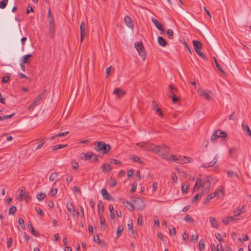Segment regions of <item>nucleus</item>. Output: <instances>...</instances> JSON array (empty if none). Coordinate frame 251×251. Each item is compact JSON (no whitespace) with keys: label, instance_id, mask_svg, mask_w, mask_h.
<instances>
[{"label":"nucleus","instance_id":"49530a36","mask_svg":"<svg viewBox=\"0 0 251 251\" xmlns=\"http://www.w3.org/2000/svg\"><path fill=\"white\" fill-rule=\"evenodd\" d=\"M71 165H72V167L74 169H75V170L77 169L79 167L78 163L76 160L72 161V163H71Z\"/></svg>","mask_w":251,"mask_h":251},{"label":"nucleus","instance_id":"79ce46f5","mask_svg":"<svg viewBox=\"0 0 251 251\" xmlns=\"http://www.w3.org/2000/svg\"><path fill=\"white\" fill-rule=\"evenodd\" d=\"M31 54H26L23 56V62L24 63L28 62V59L31 57Z\"/></svg>","mask_w":251,"mask_h":251},{"label":"nucleus","instance_id":"a19ab883","mask_svg":"<svg viewBox=\"0 0 251 251\" xmlns=\"http://www.w3.org/2000/svg\"><path fill=\"white\" fill-rule=\"evenodd\" d=\"M124 230V227L123 226L120 225L119 226L117 229L116 234L117 237H119L120 236V234L123 232Z\"/></svg>","mask_w":251,"mask_h":251},{"label":"nucleus","instance_id":"72a5a7b5","mask_svg":"<svg viewBox=\"0 0 251 251\" xmlns=\"http://www.w3.org/2000/svg\"><path fill=\"white\" fill-rule=\"evenodd\" d=\"M184 220L186 222H189L190 223H193L194 222V220L193 218L189 215H187L185 218H184Z\"/></svg>","mask_w":251,"mask_h":251},{"label":"nucleus","instance_id":"9d476101","mask_svg":"<svg viewBox=\"0 0 251 251\" xmlns=\"http://www.w3.org/2000/svg\"><path fill=\"white\" fill-rule=\"evenodd\" d=\"M137 146L140 147L141 148H143L145 150L147 151H151V149L152 148L153 146L152 145L150 144L149 143L147 142H141L137 143Z\"/></svg>","mask_w":251,"mask_h":251},{"label":"nucleus","instance_id":"3c124183","mask_svg":"<svg viewBox=\"0 0 251 251\" xmlns=\"http://www.w3.org/2000/svg\"><path fill=\"white\" fill-rule=\"evenodd\" d=\"M14 115V114H12L9 115L0 116V121H4L5 120L10 118L12 117H13Z\"/></svg>","mask_w":251,"mask_h":251},{"label":"nucleus","instance_id":"ea45409f","mask_svg":"<svg viewBox=\"0 0 251 251\" xmlns=\"http://www.w3.org/2000/svg\"><path fill=\"white\" fill-rule=\"evenodd\" d=\"M8 0H3L2 1L0 2V8L4 9L6 7Z\"/></svg>","mask_w":251,"mask_h":251},{"label":"nucleus","instance_id":"6ab92c4d","mask_svg":"<svg viewBox=\"0 0 251 251\" xmlns=\"http://www.w3.org/2000/svg\"><path fill=\"white\" fill-rule=\"evenodd\" d=\"M190 184L188 181L185 182L181 185V190L183 194H186L189 188Z\"/></svg>","mask_w":251,"mask_h":251},{"label":"nucleus","instance_id":"09e8293b","mask_svg":"<svg viewBox=\"0 0 251 251\" xmlns=\"http://www.w3.org/2000/svg\"><path fill=\"white\" fill-rule=\"evenodd\" d=\"M67 145H56L55 146H54L52 147V150L53 151H55V150H56L61 149H62V148H64Z\"/></svg>","mask_w":251,"mask_h":251},{"label":"nucleus","instance_id":"774afa93","mask_svg":"<svg viewBox=\"0 0 251 251\" xmlns=\"http://www.w3.org/2000/svg\"><path fill=\"white\" fill-rule=\"evenodd\" d=\"M90 159L91 160V162H97L98 160L97 157L95 155H94L93 153H92V157Z\"/></svg>","mask_w":251,"mask_h":251},{"label":"nucleus","instance_id":"c9c22d12","mask_svg":"<svg viewBox=\"0 0 251 251\" xmlns=\"http://www.w3.org/2000/svg\"><path fill=\"white\" fill-rule=\"evenodd\" d=\"M117 181L115 178H111L109 180V185L110 187H114L116 185Z\"/></svg>","mask_w":251,"mask_h":251},{"label":"nucleus","instance_id":"39448f33","mask_svg":"<svg viewBox=\"0 0 251 251\" xmlns=\"http://www.w3.org/2000/svg\"><path fill=\"white\" fill-rule=\"evenodd\" d=\"M47 91L44 90L34 100L33 102L28 106V110L30 111L33 110L34 108L39 104V102L42 99L46 93Z\"/></svg>","mask_w":251,"mask_h":251},{"label":"nucleus","instance_id":"603ef678","mask_svg":"<svg viewBox=\"0 0 251 251\" xmlns=\"http://www.w3.org/2000/svg\"><path fill=\"white\" fill-rule=\"evenodd\" d=\"M214 198V197H213V194H212V193H211V194H209V195L207 196V198H206V200H205V202H204V204H207V203H209V201H210L212 198Z\"/></svg>","mask_w":251,"mask_h":251},{"label":"nucleus","instance_id":"9b49d317","mask_svg":"<svg viewBox=\"0 0 251 251\" xmlns=\"http://www.w3.org/2000/svg\"><path fill=\"white\" fill-rule=\"evenodd\" d=\"M173 158H171L170 159H168L169 161H174L175 162L177 163H183L185 162V161L184 160V159L186 158V157H182L181 156H174L173 155Z\"/></svg>","mask_w":251,"mask_h":251},{"label":"nucleus","instance_id":"864d4df0","mask_svg":"<svg viewBox=\"0 0 251 251\" xmlns=\"http://www.w3.org/2000/svg\"><path fill=\"white\" fill-rule=\"evenodd\" d=\"M182 238L185 242H187L189 238V234L187 232L185 231L182 235Z\"/></svg>","mask_w":251,"mask_h":251},{"label":"nucleus","instance_id":"ddd939ff","mask_svg":"<svg viewBox=\"0 0 251 251\" xmlns=\"http://www.w3.org/2000/svg\"><path fill=\"white\" fill-rule=\"evenodd\" d=\"M49 23V32L50 36L53 37L55 31L54 20H50L48 21Z\"/></svg>","mask_w":251,"mask_h":251},{"label":"nucleus","instance_id":"680f3d73","mask_svg":"<svg viewBox=\"0 0 251 251\" xmlns=\"http://www.w3.org/2000/svg\"><path fill=\"white\" fill-rule=\"evenodd\" d=\"M158 184L156 182H153L152 185V192H154L156 191Z\"/></svg>","mask_w":251,"mask_h":251},{"label":"nucleus","instance_id":"c03bdc74","mask_svg":"<svg viewBox=\"0 0 251 251\" xmlns=\"http://www.w3.org/2000/svg\"><path fill=\"white\" fill-rule=\"evenodd\" d=\"M16 207L15 206H12L8 210V214L9 215L14 214L16 211Z\"/></svg>","mask_w":251,"mask_h":251},{"label":"nucleus","instance_id":"393cba45","mask_svg":"<svg viewBox=\"0 0 251 251\" xmlns=\"http://www.w3.org/2000/svg\"><path fill=\"white\" fill-rule=\"evenodd\" d=\"M244 209L243 207H238L236 209L233 211L234 216L236 218H238V216H239L243 212V209Z\"/></svg>","mask_w":251,"mask_h":251},{"label":"nucleus","instance_id":"6e6552de","mask_svg":"<svg viewBox=\"0 0 251 251\" xmlns=\"http://www.w3.org/2000/svg\"><path fill=\"white\" fill-rule=\"evenodd\" d=\"M212 194L214 198L216 197L217 199H219L225 194L224 188L222 186H220Z\"/></svg>","mask_w":251,"mask_h":251},{"label":"nucleus","instance_id":"cd10ccee","mask_svg":"<svg viewBox=\"0 0 251 251\" xmlns=\"http://www.w3.org/2000/svg\"><path fill=\"white\" fill-rule=\"evenodd\" d=\"M130 158L135 162H137L140 164L143 163V161L141 160V159L136 155H132L130 156Z\"/></svg>","mask_w":251,"mask_h":251},{"label":"nucleus","instance_id":"20e7f679","mask_svg":"<svg viewBox=\"0 0 251 251\" xmlns=\"http://www.w3.org/2000/svg\"><path fill=\"white\" fill-rule=\"evenodd\" d=\"M134 47L138 51L139 55L142 57L143 60H145L146 57V53L142 42L139 41L135 43Z\"/></svg>","mask_w":251,"mask_h":251},{"label":"nucleus","instance_id":"338daca9","mask_svg":"<svg viewBox=\"0 0 251 251\" xmlns=\"http://www.w3.org/2000/svg\"><path fill=\"white\" fill-rule=\"evenodd\" d=\"M12 243H13V240H12V238H11V237L9 238L7 243V246L8 248L11 247Z\"/></svg>","mask_w":251,"mask_h":251},{"label":"nucleus","instance_id":"37998d69","mask_svg":"<svg viewBox=\"0 0 251 251\" xmlns=\"http://www.w3.org/2000/svg\"><path fill=\"white\" fill-rule=\"evenodd\" d=\"M127 227L128 230H130L132 234L134 233L133 227V223L131 221H129L127 223Z\"/></svg>","mask_w":251,"mask_h":251},{"label":"nucleus","instance_id":"5701e85b","mask_svg":"<svg viewBox=\"0 0 251 251\" xmlns=\"http://www.w3.org/2000/svg\"><path fill=\"white\" fill-rule=\"evenodd\" d=\"M28 226L29 229V230L31 231L32 234L36 237H38L39 236V234L37 231H35L31 223L30 222H29L28 224Z\"/></svg>","mask_w":251,"mask_h":251},{"label":"nucleus","instance_id":"6e6d98bb","mask_svg":"<svg viewBox=\"0 0 251 251\" xmlns=\"http://www.w3.org/2000/svg\"><path fill=\"white\" fill-rule=\"evenodd\" d=\"M10 80V76L8 75H6L3 77L1 82L2 83H7Z\"/></svg>","mask_w":251,"mask_h":251},{"label":"nucleus","instance_id":"dca6fc26","mask_svg":"<svg viewBox=\"0 0 251 251\" xmlns=\"http://www.w3.org/2000/svg\"><path fill=\"white\" fill-rule=\"evenodd\" d=\"M193 44L194 46V49L196 52H197V50H201L202 49V44L201 42L199 41H193Z\"/></svg>","mask_w":251,"mask_h":251},{"label":"nucleus","instance_id":"4d7b16f0","mask_svg":"<svg viewBox=\"0 0 251 251\" xmlns=\"http://www.w3.org/2000/svg\"><path fill=\"white\" fill-rule=\"evenodd\" d=\"M68 134H69V132L68 131H65V132H62V133H60L57 134H56V136L58 137H62L66 136Z\"/></svg>","mask_w":251,"mask_h":251},{"label":"nucleus","instance_id":"13d9d810","mask_svg":"<svg viewBox=\"0 0 251 251\" xmlns=\"http://www.w3.org/2000/svg\"><path fill=\"white\" fill-rule=\"evenodd\" d=\"M196 53L199 55H200L201 58H203L204 59H207L205 55L203 52H202L201 50H197Z\"/></svg>","mask_w":251,"mask_h":251},{"label":"nucleus","instance_id":"2eb2a0df","mask_svg":"<svg viewBox=\"0 0 251 251\" xmlns=\"http://www.w3.org/2000/svg\"><path fill=\"white\" fill-rule=\"evenodd\" d=\"M124 22L127 27L133 28L132 20L129 16H126L124 18Z\"/></svg>","mask_w":251,"mask_h":251},{"label":"nucleus","instance_id":"f3484780","mask_svg":"<svg viewBox=\"0 0 251 251\" xmlns=\"http://www.w3.org/2000/svg\"><path fill=\"white\" fill-rule=\"evenodd\" d=\"M151 21L155 25L156 27L160 31L164 32L163 25L159 23L158 21L154 18H151Z\"/></svg>","mask_w":251,"mask_h":251},{"label":"nucleus","instance_id":"bf43d9fd","mask_svg":"<svg viewBox=\"0 0 251 251\" xmlns=\"http://www.w3.org/2000/svg\"><path fill=\"white\" fill-rule=\"evenodd\" d=\"M142 216L141 214H139L138 219H137V224L139 225H141L142 224Z\"/></svg>","mask_w":251,"mask_h":251},{"label":"nucleus","instance_id":"f257e3e1","mask_svg":"<svg viewBox=\"0 0 251 251\" xmlns=\"http://www.w3.org/2000/svg\"><path fill=\"white\" fill-rule=\"evenodd\" d=\"M151 151L163 158L168 160L173 158V155L169 154V149L166 146H153Z\"/></svg>","mask_w":251,"mask_h":251},{"label":"nucleus","instance_id":"e2e57ef3","mask_svg":"<svg viewBox=\"0 0 251 251\" xmlns=\"http://www.w3.org/2000/svg\"><path fill=\"white\" fill-rule=\"evenodd\" d=\"M171 177H172V180L175 182H176L177 181V176L175 173H172Z\"/></svg>","mask_w":251,"mask_h":251},{"label":"nucleus","instance_id":"473e14b6","mask_svg":"<svg viewBox=\"0 0 251 251\" xmlns=\"http://www.w3.org/2000/svg\"><path fill=\"white\" fill-rule=\"evenodd\" d=\"M109 210L110 213V217L112 219H114L115 218V214L113 212L114 207L112 204L109 205Z\"/></svg>","mask_w":251,"mask_h":251},{"label":"nucleus","instance_id":"e433bc0d","mask_svg":"<svg viewBox=\"0 0 251 251\" xmlns=\"http://www.w3.org/2000/svg\"><path fill=\"white\" fill-rule=\"evenodd\" d=\"M126 207L130 210H133L134 209V206L133 205V202H130L128 201L126 202Z\"/></svg>","mask_w":251,"mask_h":251},{"label":"nucleus","instance_id":"4c0bfd02","mask_svg":"<svg viewBox=\"0 0 251 251\" xmlns=\"http://www.w3.org/2000/svg\"><path fill=\"white\" fill-rule=\"evenodd\" d=\"M203 196L202 193H198L193 198L192 202H194L197 201L199 199H201Z\"/></svg>","mask_w":251,"mask_h":251},{"label":"nucleus","instance_id":"bb28decb","mask_svg":"<svg viewBox=\"0 0 251 251\" xmlns=\"http://www.w3.org/2000/svg\"><path fill=\"white\" fill-rule=\"evenodd\" d=\"M157 42L159 45L162 47H165L167 45V42L166 40L161 36L158 37Z\"/></svg>","mask_w":251,"mask_h":251},{"label":"nucleus","instance_id":"5fc2aeb1","mask_svg":"<svg viewBox=\"0 0 251 251\" xmlns=\"http://www.w3.org/2000/svg\"><path fill=\"white\" fill-rule=\"evenodd\" d=\"M215 63H216V67H217L218 69L219 70V71L221 72L222 74H225V71L223 70V69L221 68V67L220 66V65L219 64V63H218L217 61L215 59Z\"/></svg>","mask_w":251,"mask_h":251},{"label":"nucleus","instance_id":"69168bd1","mask_svg":"<svg viewBox=\"0 0 251 251\" xmlns=\"http://www.w3.org/2000/svg\"><path fill=\"white\" fill-rule=\"evenodd\" d=\"M35 210L36 211V212L40 215H41V216L43 217L44 216V213L42 211V210H41V209L39 208H37V207H35Z\"/></svg>","mask_w":251,"mask_h":251},{"label":"nucleus","instance_id":"b1692460","mask_svg":"<svg viewBox=\"0 0 251 251\" xmlns=\"http://www.w3.org/2000/svg\"><path fill=\"white\" fill-rule=\"evenodd\" d=\"M113 94L120 98L125 95V92H123L120 88H117L113 91Z\"/></svg>","mask_w":251,"mask_h":251},{"label":"nucleus","instance_id":"c85d7f7f","mask_svg":"<svg viewBox=\"0 0 251 251\" xmlns=\"http://www.w3.org/2000/svg\"><path fill=\"white\" fill-rule=\"evenodd\" d=\"M174 92L170 91L168 93V96L172 98V101L174 103L176 102L178 100V98H177L175 95Z\"/></svg>","mask_w":251,"mask_h":251},{"label":"nucleus","instance_id":"423d86ee","mask_svg":"<svg viewBox=\"0 0 251 251\" xmlns=\"http://www.w3.org/2000/svg\"><path fill=\"white\" fill-rule=\"evenodd\" d=\"M132 202H133L134 208L139 210H142L145 207V204L144 201L139 198L135 197L132 200Z\"/></svg>","mask_w":251,"mask_h":251},{"label":"nucleus","instance_id":"7c9ffc66","mask_svg":"<svg viewBox=\"0 0 251 251\" xmlns=\"http://www.w3.org/2000/svg\"><path fill=\"white\" fill-rule=\"evenodd\" d=\"M98 213L99 216L102 215V213L103 212V210H104V207H103V205L102 203L101 202L99 203L98 205Z\"/></svg>","mask_w":251,"mask_h":251},{"label":"nucleus","instance_id":"a18cd8bd","mask_svg":"<svg viewBox=\"0 0 251 251\" xmlns=\"http://www.w3.org/2000/svg\"><path fill=\"white\" fill-rule=\"evenodd\" d=\"M166 34L168 36V37L169 38V39H173V31L171 29H168L166 31Z\"/></svg>","mask_w":251,"mask_h":251},{"label":"nucleus","instance_id":"412c9836","mask_svg":"<svg viewBox=\"0 0 251 251\" xmlns=\"http://www.w3.org/2000/svg\"><path fill=\"white\" fill-rule=\"evenodd\" d=\"M66 207H67V210L69 213H70V214L74 213V212L75 211V209L74 208V206L73 204L71 202H67Z\"/></svg>","mask_w":251,"mask_h":251},{"label":"nucleus","instance_id":"4468645a","mask_svg":"<svg viewBox=\"0 0 251 251\" xmlns=\"http://www.w3.org/2000/svg\"><path fill=\"white\" fill-rule=\"evenodd\" d=\"M101 194L103 198L108 201L112 200V197L108 193L105 188H103L101 190Z\"/></svg>","mask_w":251,"mask_h":251},{"label":"nucleus","instance_id":"0eeeda50","mask_svg":"<svg viewBox=\"0 0 251 251\" xmlns=\"http://www.w3.org/2000/svg\"><path fill=\"white\" fill-rule=\"evenodd\" d=\"M198 92L200 96L203 97L207 100H210L212 98V92L211 91H206L200 88L198 89Z\"/></svg>","mask_w":251,"mask_h":251},{"label":"nucleus","instance_id":"8fccbe9b","mask_svg":"<svg viewBox=\"0 0 251 251\" xmlns=\"http://www.w3.org/2000/svg\"><path fill=\"white\" fill-rule=\"evenodd\" d=\"M57 176V174L56 173H52L49 177V180L50 181H53L56 178Z\"/></svg>","mask_w":251,"mask_h":251},{"label":"nucleus","instance_id":"a878e982","mask_svg":"<svg viewBox=\"0 0 251 251\" xmlns=\"http://www.w3.org/2000/svg\"><path fill=\"white\" fill-rule=\"evenodd\" d=\"M152 106L153 109L156 111V112L160 116H163V113H162L161 110L160 108H158L157 107V104L156 103V101H153L152 102Z\"/></svg>","mask_w":251,"mask_h":251},{"label":"nucleus","instance_id":"f03ea898","mask_svg":"<svg viewBox=\"0 0 251 251\" xmlns=\"http://www.w3.org/2000/svg\"><path fill=\"white\" fill-rule=\"evenodd\" d=\"M212 180V178L210 176H207L204 179L197 178L193 188V191L199 190L200 187H202L203 190H208L211 186Z\"/></svg>","mask_w":251,"mask_h":251},{"label":"nucleus","instance_id":"f704fd0d","mask_svg":"<svg viewBox=\"0 0 251 251\" xmlns=\"http://www.w3.org/2000/svg\"><path fill=\"white\" fill-rule=\"evenodd\" d=\"M204 241L203 239H201L199 241V249L200 250V251H201L202 250H204Z\"/></svg>","mask_w":251,"mask_h":251},{"label":"nucleus","instance_id":"c756f323","mask_svg":"<svg viewBox=\"0 0 251 251\" xmlns=\"http://www.w3.org/2000/svg\"><path fill=\"white\" fill-rule=\"evenodd\" d=\"M243 130L246 131L247 134L251 138V131L249 126L246 124H242V125Z\"/></svg>","mask_w":251,"mask_h":251},{"label":"nucleus","instance_id":"7ed1b4c3","mask_svg":"<svg viewBox=\"0 0 251 251\" xmlns=\"http://www.w3.org/2000/svg\"><path fill=\"white\" fill-rule=\"evenodd\" d=\"M94 149L97 151H102L103 154H105L110 150V146L105 144L103 142H99L95 144Z\"/></svg>","mask_w":251,"mask_h":251},{"label":"nucleus","instance_id":"aec40b11","mask_svg":"<svg viewBox=\"0 0 251 251\" xmlns=\"http://www.w3.org/2000/svg\"><path fill=\"white\" fill-rule=\"evenodd\" d=\"M215 133L216 137L218 138H226V133L225 132L222 131L221 130H217L215 131Z\"/></svg>","mask_w":251,"mask_h":251},{"label":"nucleus","instance_id":"0e129e2a","mask_svg":"<svg viewBox=\"0 0 251 251\" xmlns=\"http://www.w3.org/2000/svg\"><path fill=\"white\" fill-rule=\"evenodd\" d=\"M40 142H41V143L40 144H39L36 147L35 150H39L44 145V144H45V142L44 141V139H41Z\"/></svg>","mask_w":251,"mask_h":251},{"label":"nucleus","instance_id":"052dcab7","mask_svg":"<svg viewBox=\"0 0 251 251\" xmlns=\"http://www.w3.org/2000/svg\"><path fill=\"white\" fill-rule=\"evenodd\" d=\"M57 190L56 188H51L50 190V193L52 196H55L57 193Z\"/></svg>","mask_w":251,"mask_h":251},{"label":"nucleus","instance_id":"4be33fe9","mask_svg":"<svg viewBox=\"0 0 251 251\" xmlns=\"http://www.w3.org/2000/svg\"><path fill=\"white\" fill-rule=\"evenodd\" d=\"M210 222L212 227L218 228V224L217 220L213 217H210Z\"/></svg>","mask_w":251,"mask_h":251},{"label":"nucleus","instance_id":"f8f14e48","mask_svg":"<svg viewBox=\"0 0 251 251\" xmlns=\"http://www.w3.org/2000/svg\"><path fill=\"white\" fill-rule=\"evenodd\" d=\"M218 158V157L217 155H216L213 158V159L211 161H210L209 162L204 163L202 164L201 166L203 168H207V167H212L213 165H214L216 164V163L217 162Z\"/></svg>","mask_w":251,"mask_h":251},{"label":"nucleus","instance_id":"1a4fd4ad","mask_svg":"<svg viewBox=\"0 0 251 251\" xmlns=\"http://www.w3.org/2000/svg\"><path fill=\"white\" fill-rule=\"evenodd\" d=\"M239 218H236L234 215L232 216H227L223 218L222 220L225 225H227L230 222L240 220Z\"/></svg>","mask_w":251,"mask_h":251},{"label":"nucleus","instance_id":"de8ad7c7","mask_svg":"<svg viewBox=\"0 0 251 251\" xmlns=\"http://www.w3.org/2000/svg\"><path fill=\"white\" fill-rule=\"evenodd\" d=\"M80 28V33H82V34H83V33H86L85 32V30H86L85 25L83 22H81Z\"/></svg>","mask_w":251,"mask_h":251},{"label":"nucleus","instance_id":"58836bf2","mask_svg":"<svg viewBox=\"0 0 251 251\" xmlns=\"http://www.w3.org/2000/svg\"><path fill=\"white\" fill-rule=\"evenodd\" d=\"M45 196V194L42 192L37 194V199L39 201H42L44 199Z\"/></svg>","mask_w":251,"mask_h":251},{"label":"nucleus","instance_id":"2f4dec72","mask_svg":"<svg viewBox=\"0 0 251 251\" xmlns=\"http://www.w3.org/2000/svg\"><path fill=\"white\" fill-rule=\"evenodd\" d=\"M102 170L103 171L109 172L111 170V167L109 164H104L102 166Z\"/></svg>","mask_w":251,"mask_h":251},{"label":"nucleus","instance_id":"a211bd4d","mask_svg":"<svg viewBox=\"0 0 251 251\" xmlns=\"http://www.w3.org/2000/svg\"><path fill=\"white\" fill-rule=\"evenodd\" d=\"M92 155V152H88L87 153L82 152L80 154V157L82 159L88 160L91 159Z\"/></svg>","mask_w":251,"mask_h":251}]
</instances>
